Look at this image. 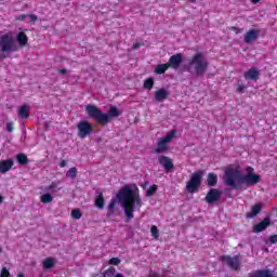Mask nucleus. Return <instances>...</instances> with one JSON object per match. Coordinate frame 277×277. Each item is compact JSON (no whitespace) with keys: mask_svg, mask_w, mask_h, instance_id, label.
Returning a JSON list of instances; mask_svg holds the SVG:
<instances>
[{"mask_svg":"<svg viewBox=\"0 0 277 277\" xmlns=\"http://www.w3.org/2000/svg\"><path fill=\"white\" fill-rule=\"evenodd\" d=\"M117 200H119L121 207H123L127 223L131 222V220L135 217V214H133L135 209L140 211L144 205L140 193H135L129 184L118 190Z\"/></svg>","mask_w":277,"mask_h":277,"instance_id":"obj_1","label":"nucleus"},{"mask_svg":"<svg viewBox=\"0 0 277 277\" xmlns=\"http://www.w3.org/2000/svg\"><path fill=\"white\" fill-rule=\"evenodd\" d=\"M223 183L232 189H239L241 185H256L261 183V175L256 173L241 174V170L238 168L227 167L224 171Z\"/></svg>","mask_w":277,"mask_h":277,"instance_id":"obj_2","label":"nucleus"},{"mask_svg":"<svg viewBox=\"0 0 277 277\" xmlns=\"http://www.w3.org/2000/svg\"><path fill=\"white\" fill-rule=\"evenodd\" d=\"M85 111L89 118L102 127H106V124H109L114 118H118V116L122 115V111H119L116 106H111L108 114H105L101 108H98V106L92 104L85 106Z\"/></svg>","mask_w":277,"mask_h":277,"instance_id":"obj_3","label":"nucleus"},{"mask_svg":"<svg viewBox=\"0 0 277 277\" xmlns=\"http://www.w3.org/2000/svg\"><path fill=\"white\" fill-rule=\"evenodd\" d=\"M21 47L16 43L14 36L6 32L0 37V60H5L11 53H16Z\"/></svg>","mask_w":277,"mask_h":277,"instance_id":"obj_4","label":"nucleus"},{"mask_svg":"<svg viewBox=\"0 0 277 277\" xmlns=\"http://www.w3.org/2000/svg\"><path fill=\"white\" fill-rule=\"evenodd\" d=\"M188 66L194 67L195 75L197 77H202V75H205L209 69V62L205 58V54H202V52H197L192 56L188 62Z\"/></svg>","mask_w":277,"mask_h":277,"instance_id":"obj_5","label":"nucleus"},{"mask_svg":"<svg viewBox=\"0 0 277 277\" xmlns=\"http://www.w3.org/2000/svg\"><path fill=\"white\" fill-rule=\"evenodd\" d=\"M176 137V130H171L170 132L167 133L166 136L161 137L158 143L157 147L154 149L155 155H163V153H168L170 147L168 144L172 142Z\"/></svg>","mask_w":277,"mask_h":277,"instance_id":"obj_6","label":"nucleus"},{"mask_svg":"<svg viewBox=\"0 0 277 277\" xmlns=\"http://www.w3.org/2000/svg\"><path fill=\"white\" fill-rule=\"evenodd\" d=\"M202 170L196 171L192 174L189 181L186 183V192L188 194H196L200 185H202Z\"/></svg>","mask_w":277,"mask_h":277,"instance_id":"obj_7","label":"nucleus"},{"mask_svg":"<svg viewBox=\"0 0 277 277\" xmlns=\"http://www.w3.org/2000/svg\"><path fill=\"white\" fill-rule=\"evenodd\" d=\"M219 259L234 272H239V269H241V256L239 255H221Z\"/></svg>","mask_w":277,"mask_h":277,"instance_id":"obj_8","label":"nucleus"},{"mask_svg":"<svg viewBox=\"0 0 277 277\" xmlns=\"http://www.w3.org/2000/svg\"><path fill=\"white\" fill-rule=\"evenodd\" d=\"M77 129L78 136H80L81 140H85L88 135H91L94 132V127L88 120H81L80 122H78Z\"/></svg>","mask_w":277,"mask_h":277,"instance_id":"obj_9","label":"nucleus"},{"mask_svg":"<svg viewBox=\"0 0 277 277\" xmlns=\"http://www.w3.org/2000/svg\"><path fill=\"white\" fill-rule=\"evenodd\" d=\"M220 198H222V192L217 188H211L206 195L205 200L208 205H213V202H217Z\"/></svg>","mask_w":277,"mask_h":277,"instance_id":"obj_10","label":"nucleus"},{"mask_svg":"<svg viewBox=\"0 0 277 277\" xmlns=\"http://www.w3.org/2000/svg\"><path fill=\"white\" fill-rule=\"evenodd\" d=\"M169 68H173V70H179L181 67V64H183V54L182 53H176L170 56L168 63Z\"/></svg>","mask_w":277,"mask_h":277,"instance_id":"obj_11","label":"nucleus"},{"mask_svg":"<svg viewBox=\"0 0 277 277\" xmlns=\"http://www.w3.org/2000/svg\"><path fill=\"white\" fill-rule=\"evenodd\" d=\"M158 163L162 166L166 172H171L172 170H174V162H172V158L168 156H159Z\"/></svg>","mask_w":277,"mask_h":277,"instance_id":"obj_12","label":"nucleus"},{"mask_svg":"<svg viewBox=\"0 0 277 277\" xmlns=\"http://www.w3.org/2000/svg\"><path fill=\"white\" fill-rule=\"evenodd\" d=\"M243 77L247 81H259V77H261V72L254 67L245 71Z\"/></svg>","mask_w":277,"mask_h":277,"instance_id":"obj_13","label":"nucleus"},{"mask_svg":"<svg viewBox=\"0 0 277 277\" xmlns=\"http://www.w3.org/2000/svg\"><path fill=\"white\" fill-rule=\"evenodd\" d=\"M12 168H14V160L12 158L0 161V174H5L10 172Z\"/></svg>","mask_w":277,"mask_h":277,"instance_id":"obj_14","label":"nucleus"},{"mask_svg":"<svg viewBox=\"0 0 277 277\" xmlns=\"http://www.w3.org/2000/svg\"><path fill=\"white\" fill-rule=\"evenodd\" d=\"M260 30L259 29H250L247 31L245 36V42L246 44H251V42H254L259 38Z\"/></svg>","mask_w":277,"mask_h":277,"instance_id":"obj_15","label":"nucleus"},{"mask_svg":"<svg viewBox=\"0 0 277 277\" xmlns=\"http://www.w3.org/2000/svg\"><path fill=\"white\" fill-rule=\"evenodd\" d=\"M263 209V203H255L251 207V211L246 214L248 220H252V217H256Z\"/></svg>","mask_w":277,"mask_h":277,"instance_id":"obj_16","label":"nucleus"},{"mask_svg":"<svg viewBox=\"0 0 277 277\" xmlns=\"http://www.w3.org/2000/svg\"><path fill=\"white\" fill-rule=\"evenodd\" d=\"M269 224H272L269 217L264 219L262 222L253 226V233H263V230H265Z\"/></svg>","mask_w":277,"mask_h":277,"instance_id":"obj_17","label":"nucleus"},{"mask_svg":"<svg viewBox=\"0 0 277 277\" xmlns=\"http://www.w3.org/2000/svg\"><path fill=\"white\" fill-rule=\"evenodd\" d=\"M248 277H274V273L269 269H258L249 273Z\"/></svg>","mask_w":277,"mask_h":277,"instance_id":"obj_18","label":"nucleus"},{"mask_svg":"<svg viewBox=\"0 0 277 277\" xmlns=\"http://www.w3.org/2000/svg\"><path fill=\"white\" fill-rule=\"evenodd\" d=\"M17 116L22 120H27V118H29V105L24 104V105L19 106L17 109Z\"/></svg>","mask_w":277,"mask_h":277,"instance_id":"obj_19","label":"nucleus"},{"mask_svg":"<svg viewBox=\"0 0 277 277\" xmlns=\"http://www.w3.org/2000/svg\"><path fill=\"white\" fill-rule=\"evenodd\" d=\"M169 93L166 89H159L155 92V101L157 103H163L168 98Z\"/></svg>","mask_w":277,"mask_h":277,"instance_id":"obj_20","label":"nucleus"},{"mask_svg":"<svg viewBox=\"0 0 277 277\" xmlns=\"http://www.w3.org/2000/svg\"><path fill=\"white\" fill-rule=\"evenodd\" d=\"M16 41L18 42V47H27L29 44V37L24 31H21L16 36Z\"/></svg>","mask_w":277,"mask_h":277,"instance_id":"obj_21","label":"nucleus"},{"mask_svg":"<svg viewBox=\"0 0 277 277\" xmlns=\"http://www.w3.org/2000/svg\"><path fill=\"white\" fill-rule=\"evenodd\" d=\"M94 205L97 209H105V197L103 196V193H100L96 197H95V201Z\"/></svg>","mask_w":277,"mask_h":277,"instance_id":"obj_22","label":"nucleus"},{"mask_svg":"<svg viewBox=\"0 0 277 277\" xmlns=\"http://www.w3.org/2000/svg\"><path fill=\"white\" fill-rule=\"evenodd\" d=\"M207 185L208 187H215V185H217V174L208 173Z\"/></svg>","mask_w":277,"mask_h":277,"instance_id":"obj_23","label":"nucleus"},{"mask_svg":"<svg viewBox=\"0 0 277 277\" xmlns=\"http://www.w3.org/2000/svg\"><path fill=\"white\" fill-rule=\"evenodd\" d=\"M118 201L116 199H111L107 207V217H114V213H116V203Z\"/></svg>","mask_w":277,"mask_h":277,"instance_id":"obj_24","label":"nucleus"},{"mask_svg":"<svg viewBox=\"0 0 277 277\" xmlns=\"http://www.w3.org/2000/svg\"><path fill=\"white\" fill-rule=\"evenodd\" d=\"M16 161L19 166H27V163H29V158L25 154H17Z\"/></svg>","mask_w":277,"mask_h":277,"instance_id":"obj_25","label":"nucleus"},{"mask_svg":"<svg viewBox=\"0 0 277 277\" xmlns=\"http://www.w3.org/2000/svg\"><path fill=\"white\" fill-rule=\"evenodd\" d=\"M43 269H51L52 267L55 266V259L53 258H47L43 262Z\"/></svg>","mask_w":277,"mask_h":277,"instance_id":"obj_26","label":"nucleus"},{"mask_svg":"<svg viewBox=\"0 0 277 277\" xmlns=\"http://www.w3.org/2000/svg\"><path fill=\"white\" fill-rule=\"evenodd\" d=\"M168 68H170V65H168V63L159 64L156 66L155 72H156V75H163L166 72V70H168Z\"/></svg>","mask_w":277,"mask_h":277,"instance_id":"obj_27","label":"nucleus"},{"mask_svg":"<svg viewBox=\"0 0 277 277\" xmlns=\"http://www.w3.org/2000/svg\"><path fill=\"white\" fill-rule=\"evenodd\" d=\"M157 189H158L157 184H153V185L146 190L145 196H147V198H150L151 196H155V194H157Z\"/></svg>","mask_w":277,"mask_h":277,"instance_id":"obj_28","label":"nucleus"},{"mask_svg":"<svg viewBox=\"0 0 277 277\" xmlns=\"http://www.w3.org/2000/svg\"><path fill=\"white\" fill-rule=\"evenodd\" d=\"M154 87H155V79H153V78L145 79L144 84H143V88H145V90H150Z\"/></svg>","mask_w":277,"mask_h":277,"instance_id":"obj_29","label":"nucleus"},{"mask_svg":"<svg viewBox=\"0 0 277 277\" xmlns=\"http://www.w3.org/2000/svg\"><path fill=\"white\" fill-rule=\"evenodd\" d=\"M67 179H77V168L72 167L70 168L66 173Z\"/></svg>","mask_w":277,"mask_h":277,"instance_id":"obj_30","label":"nucleus"},{"mask_svg":"<svg viewBox=\"0 0 277 277\" xmlns=\"http://www.w3.org/2000/svg\"><path fill=\"white\" fill-rule=\"evenodd\" d=\"M53 200V196L51 194H43L41 195V202L43 205H49Z\"/></svg>","mask_w":277,"mask_h":277,"instance_id":"obj_31","label":"nucleus"},{"mask_svg":"<svg viewBox=\"0 0 277 277\" xmlns=\"http://www.w3.org/2000/svg\"><path fill=\"white\" fill-rule=\"evenodd\" d=\"M82 215L83 214L81 213V210L79 208L71 210V217L74 220H81Z\"/></svg>","mask_w":277,"mask_h":277,"instance_id":"obj_32","label":"nucleus"},{"mask_svg":"<svg viewBox=\"0 0 277 277\" xmlns=\"http://www.w3.org/2000/svg\"><path fill=\"white\" fill-rule=\"evenodd\" d=\"M151 237L159 239V228L156 225H153L150 228Z\"/></svg>","mask_w":277,"mask_h":277,"instance_id":"obj_33","label":"nucleus"},{"mask_svg":"<svg viewBox=\"0 0 277 277\" xmlns=\"http://www.w3.org/2000/svg\"><path fill=\"white\" fill-rule=\"evenodd\" d=\"M60 187V182H52L48 187L47 192H53V189H57Z\"/></svg>","mask_w":277,"mask_h":277,"instance_id":"obj_34","label":"nucleus"},{"mask_svg":"<svg viewBox=\"0 0 277 277\" xmlns=\"http://www.w3.org/2000/svg\"><path fill=\"white\" fill-rule=\"evenodd\" d=\"M0 277H10V271L6 267H2Z\"/></svg>","mask_w":277,"mask_h":277,"instance_id":"obj_35","label":"nucleus"},{"mask_svg":"<svg viewBox=\"0 0 277 277\" xmlns=\"http://www.w3.org/2000/svg\"><path fill=\"white\" fill-rule=\"evenodd\" d=\"M109 265H120V259L118 258H111L109 260Z\"/></svg>","mask_w":277,"mask_h":277,"instance_id":"obj_36","label":"nucleus"},{"mask_svg":"<svg viewBox=\"0 0 277 277\" xmlns=\"http://www.w3.org/2000/svg\"><path fill=\"white\" fill-rule=\"evenodd\" d=\"M14 131V123L13 122H8L6 123V132L12 133Z\"/></svg>","mask_w":277,"mask_h":277,"instance_id":"obj_37","label":"nucleus"},{"mask_svg":"<svg viewBox=\"0 0 277 277\" xmlns=\"http://www.w3.org/2000/svg\"><path fill=\"white\" fill-rule=\"evenodd\" d=\"M268 241L269 243H277V234L271 235Z\"/></svg>","mask_w":277,"mask_h":277,"instance_id":"obj_38","label":"nucleus"},{"mask_svg":"<svg viewBox=\"0 0 277 277\" xmlns=\"http://www.w3.org/2000/svg\"><path fill=\"white\" fill-rule=\"evenodd\" d=\"M29 18H30V22H31V23H36V21H38V16H37V15H34V14H30V15H29Z\"/></svg>","mask_w":277,"mask_h":277,"instance_id":"obj_39","label":"nucleus"},{"mask_svg":"<svg viewBox=\"0 0 277 277\" xmlns=\"http://www.w3.org/2000/svg\"><path fill=\"white\" fill-rule=\"evenodd\" d=\"M243 90H246V88L243 85L239 84L237 88V92H239V94H243Z\"/></svg>","mask_w":277,"mask_h":277,"instance_id":"obj_40","label":"nucleus"},{"mask_svg":"<svg viewBox=\"0 0 277 277\" xmlns=\"http://www.w3.org/2000/svg\"><path fill=\"white\" fill-rule=\"evenodd\" d=\"M140 47H142L141 43H134V44L132 45V49H133L134 51H137V49H140Z\"/></svg>","mask_w":277,"mask_h":277,"instance_id":"obj_41","label":"nucleus"},{"mask_svg":"<svg viewBox=\"0 0 277 277\" xmlns=\"http://www.w3.org/2000/svg\"><path fill=\"white\" fill-rule=\"evenodd\" d=\"M67 72H68V70L64 69V68L58 70L60 75H66Z\"/></svg>","mask_w":277,"mask_h":277,"instance_id":"obj_42","label":"nucleus"},{"mask_svg":"<svg viewBox=\"0 0 277 277\" xmlns=\"http://www.w3.org/2000/svg\"><path fill=\"white\" fill-rule=\"evenodd\" d=\"M60 168H66V160H62L60 162Z\"/></svg>","mask_w":277,"mask_h":277,"instance_id":"obj_43","label":"nucleus"},{"mask_svg":"<svg viewBox=\"0 0 277 277\" xmlns=\"http://www.w3.org/2000/svg\"><path fill=\"white\" fill-rule=\"evenodd\" d=\"M149 277H161V276H159V273H150Z\"/></svg>","mask_w":277,"mask_h":277,"instance_id":"obj_44","label":"nucleus"},{"mask_svg":"<svg viewBox=\"0 0 277 277\" xmlns=\"http://www.w3.org/2000/svg\"><path fill=\"white\" fill-rule=\"evenodd\" d=\"M261 0H251V3H253V5H256V3H259Z\"/></svg>","mask_w":277,"mask_h":277,"instance_id":"obj_45","label":"nucleus"},{"mask_svg":"<svg viewBox=\"0 0 277 277\" xmlns=\"http://www.w3.org/2000/svg\"><path fill=\"white\" fill-rule=\"evenodd\" d=\"M25 16H26V15H21V16L18 17V21H25Z\"/></svg>","mask_w":277,"mask_h":277,"instance_id":"obj_46","label":"nucleus"},{"mask_svg":"<svg viewBox=\"0 0 277 277\" xmlns=\"http://www.w3.org/2000/svg\"><path fill=\"white\" fill-rule=\"evenodd\" d=\"M252 170H254L252 167L247 168V172H252Z\"/></svg>","mask_w":277,"mask_h":277,"instance_id":"obj_47","label":"nucleus"},{"mask_svg":"<svg viewBox=\"0 0 277 277\" xmlns=\"http://www.w3.org/2000/svg\"><path fill=\"white\" fill-rule=\"evenodd\" d=\"M114 277H124V275L118 273V274H116Z\"/></svg>","mask_w":277,"mask_h":277,"instance_id":"obj_48","label":"nucleus"},{"mask_svg":"<svg viewBox=\"0 0 277 277\" xmlns=\"http://www.w3.org/2000/svg\"><path fill=\"white\" fill-rule=\"evenodd\" d=\"M237 29H238V28L235 27V26H233V27L230 28L232 31H237Z\"/></svg>","mask_w":277,"mask_h":277,"instance_id":"obj_49","label":"nucleus"},{"mask_svg":"<svg viewBox=\"0 0 277 277\" xmlns=\"http://www.w3.org/2000/svg\"><path fill=\"white\" fill-rule=\"evenodd\" d=\"M3 202V196L0 195V205Z\"/></svg>","mask_w":277,"mask_h":277,"instance_id":"obj_50","label":"nucleus"},{"mask_svg":"<svg viewBox=\"0 0 277 277\" xmlns=\"http://www.w3.org/2000/svg\"><path fill=\"white\" fill-rule=\"evenodd\" d=\"M17 277H25V274H18Z\"/></svg>","mask_w":277,"mask_h":277,"instance_id":"obj_51","label":"nucleus"},{"mask_svg":"<svg viewBox=\"0 0 277 277\" xmlns=\"http://www.w3.org/2000/svg\"><path fill=\"white\" fill-rule=\"evenodd\" d=\"M190 3H196V0H189Z\"/></svg>","mask_w":277,"mask_h":277,"instance_id":"obj_52","label":"nucleus"},{"mask_svg":"<svg viewBox=\"0 0 277 277\" xmlns=\"http://www.w3.org/2000/svg\"><path fill=\"white\" fill-rule=\"evenodd\" d=\"M1 252H3V249L0 247V254H1Z\"/></svg>","mask_w":277,"mask_h":277,"instance_id":"obj_53","label":"nucleus"}]
</instances>
